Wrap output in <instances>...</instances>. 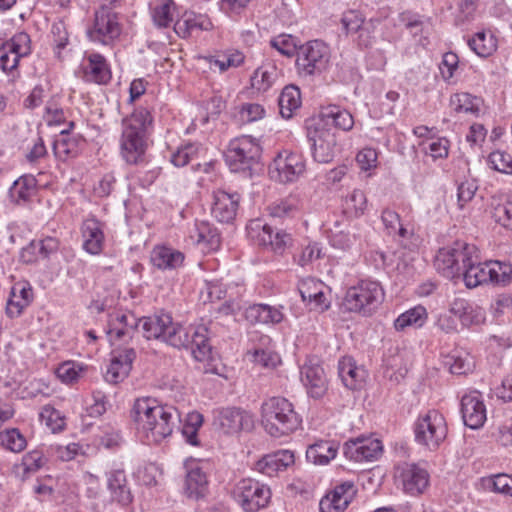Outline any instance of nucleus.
Wrapping results in <instances>:
<instances>
[{"label": "nucleus", "mask_w": 512, "mask_h": 512, "mask_svg": "<svg viewBox=\"0 0 512 512\" xmlns=\"http://www.w3.org/2000/svg\"><path fill=\"white\" fill-rule=\"evenodd\" d=\"M135 358L136 352L133 348L113 349L104 375L105 380L112 384L122 382L129 375Z\"/></svg>", "instance_id": "nucleus-21"}, {"label": "nucleus", "mask_w": 512, "mask_h": 512, "mask_svg": "<svg viewBox=\"0 0 512 512\" xmlns=\"http://www.w3.org/2000/svg\"><path fill=\"white\" fill-rule=\"evenodd\" d=\"M97 438L101 446L110 450L117 449L123 443L121 431L117 427L109 424L101 427Z\"/></svg>", "instance_id": "nucleus-60"}, {"label": "nucleus", "mask_w": 512, "mask_h": 512, "mask_svg": "<svg viewBox=\"0 0 512 512\" xmlns=\"http://www.w3.org/2000/svg\"><path fill=\"white\" fill-rule=\"evenodd\" d=\"M300 379L312 398H321L328 389V380L324 369L318 364L309 360L300 369Z\"/></svg>", "instance_id": "nucleus-25"}, {"label": "nucleus", "mask_w": 512, "mask_h": 512, "mask_svg": "<svg viewBox=\"0 0 512 512\" xmlns=\"http://www.w3.org/2000/svg\"><path fill=\"white\" fill-rule=\"evenodd\" d=\"M139 329V319L130 312L116 311L109 316L107 336L111 345L127 343Z\"/></svg>", "instance_id": "nucleus-15"}, {"label": "nucleus", "mask_w": 512, "mask_h": 512, "mask_svg": "<svg viewBox=\"0 0 512 512\" xmlns=\"http://www.w3.org/2000/svg\"><path fill=\"white\" fill-rule=\"evenodd\" d=\"M338 373L343 384L351 390L360 388L366 378V370L358 366L351 357L339 360Z\"/></svg>", "instance_id": "nucleus-37"}, {"label": "nucleus", "mask_w": 512, "mask_h": 512, "mask_svg": "<svg viewBox=\"0 0 512 512\" xmlns=\"http://www.w3.org/2000/svg\"><path fill=\"white\" fill-rule=\"evenodd\" d=\"M450 106L456 113L477 114L480 111V100L469 93H456L450 98Z\"/></svg>", "instance_id": "nucleus-54"}, {"label": "nucleus", "mask_w": 512, "mask_h": 512, "mask_svg": "<svg viewBox=\"0 0 512 512\" xmlns=\"http://www.w3.org/2000/svg\"><path fill=\"white\" fill-rule=\"evenodd\" d=\"M489 264L480 262L479 251L475 246V260L466 261L464 265L463 279L468 288H475L489 282Z\"/></svg>", "instance_id": "nucleus-36"}, {"label": "nucleus", "mask_w": 512, "mask_h": 512, "mask_svg": "<svg viewBox=\"0 0 512 512\" xmlns=\"http://www.w3.org/2000/svg\"><path fill=\"white\" fill-rule=\"evenodd\" d=\"M208 489L206 472L199 463L193 462L187 466L184 491L187 497L199 499L205 495Z\"/></svg>", "instance_id": "nucleus-33"}, {"label": "nucleus", "mask_w": 512, "mask_h": 512, "mask_svg": "<svg viewBox=\"0 0 512 512\" xmlns=\"http://www.w3.org/2000/svg\"><path fill=\"white\" fill-rule=\"evenodd\" d=\"M279 72L272 63L263 64L258 67L251 76V86L258 92L268 91L277 81Z\"/></svg>", "instance_id": "nucleus-44"}, {"label": "nucleus", "mask_w": 512, "mask_h": 512, "mask_svg": "<svg viewBox=\"0 0 512 512\" xmlns=\"http://www.w3.org/2000/svg\"><path fill=\"white\" fill-rule=\"evenodd\" d=\"M152 123L151 112L145 107L134 109L122 119L119 146L120 155L127 164L138 165L144 162Z\"/></svg>", "instance_id": "nucleus-2"}, {"label": "nucleus", "mask_w": 512, "mask_h": 512, "mask_svg": "<svg viewBox=\"0 0 512 512\" xmlns=\"http://www.w3.org/2000/svg\"><path fill=\"white\" fill-rule=\"evenodd\" d=\"M306 165L302 154L283 150L277 154L269 165L271 179L280 183L296 181L305 171Z\"/></svg>", "instance_id": "nucleus-13"}, {"label": "nucleus", "mask_w": 512, "mask_h": 512, "mask_svg": "<svg viewBox=\"0 0 512 512\" xmlns=\"http://www.w3.org/2000/svg\"><path fill=\"white\" fill-rule=\"evenodd\" d=\"M39 420L52 433L61 432L66 426L65 417L62 413L49 404L41 408Z\"/></svg>", "instance_id": "nucleus-55"}, {"label": "nucleus", "mask_w": 512, "mask_h": 512, "mask_svg": "<svg viewBox=\"0 0 512 512\" xmlns=\"http://www.w3.org/2000/svg\"><path fill=\"white\" fill-rule=\"evenodd\" d=\"M169 345L190 349L195 360L200 362L210 359L211 356L208 329L205 325L184 326L176 323L173 334L169 337Z\"/></svg>", "instance_id": "nucleus-5"}, {"label": "nucleus", "mask_w": 512, "mask_h": 512, "mask_svg": "<svg viewBox=\"0 0 512 512\" xmlns=\"http://www.w3.org/2000/svg\"><path fill=\"white\" fill-rule=\"evenodd\" d=\"M294 454L290 450H279L271 454L263 456L255 463V470L273 477L278 472L287 469L294 463Z\"/></svg>", "instance_id": "nucleus-31"}, {"label": "nucleus", "mask_w": 512, "mask_h": 512, "mask_svg": "<svg viewBox=\"0 0 512 512\" xmlns=\"http://www.w3.org/2000/svg\"><path fill=\"white\" fill-rule=\"evenodd\" d=\"M280 114L285 119H290L301 107V93L294 85L286 86L278 99Z\"/></svg>", "instance_id": "nucleus-46"}, {"label": "nucleus", "mask_w": 512, "mask_h": 512, "mask_svg": "<svg viewBox=\"0 0 512 512\" xmlns=\"http://www.w3.org/2000/svg\"><path fill=\"white\" fill-rule=\"evenodd\" d=\"M81 232L83 249L91 255L100 254L105 243L104 224L96 218H87L82 224Z\"/></svg>", "instance_id": "nucleus-29"}, {"label": "nucleus", "mask_w": 512, "mask_h": 512, "mask_svg": "<svg viewBox=\"0 0 512 512\" xmlns=\"http://www.w3.org/2000/svg\"><path fill=\"white\" fill-rule=\"evenodd\" d=\"M343 212L350 217H359L367 208V198L362 190L354 189L343 200Z\"/></svg>", "instance_id": "nucleus-53"}, {"label": "nucleus", "mask_w": 512, "mask_h": 512, "mask_svg": "<svg viewBox=\"0 0 512 512\" xmlns=\"http://www.w3.org/2000/svg\"><path fill=\"white\" fill-rule=\"evenodd\" d=\"M121 32L122 26L117 13L106 4H101L86 33L89 41L103 46H112L119 39Z\"/></svg>", "instance_id": "nucleus-10"}, {"label": "nucleus", "mask_w": 512, "mask_h": 512, "mask_svg": "<svg viewBox=\"0 0 512 512\" xmlns=\"http://www.w3.org/2000/svg\"><path fill=\"white\" fill-rule=\"evenodd\" d=\"M323 255L322 246L318 242H309L303 246L300 253L294 256V260L298 265L305 267Z\"/></svg>", "instance_id": "nucleus-62"}, {"label": "nucleus", "mask_w": 512, "mask_h": 512, "mask_svg": "<svg viewBox=\"0 0 512 512\" xmlns=\"http://www.w3.org/2000/svg\"><path fill=\"white\" fill-rule=\"evenodd\" d=\"M330 62V49L320 40H313L300 46L296 65L300 74L313 76L322 73Z\"/></svg>", "instance_id": "nucleus-11"}, {"label": "nucleus", "mask_w": 512, "mask_h": 512, "mask_svg": "<svg viewBox=\"0 0 512 512\" xmlns=\"http://www.w3.org/2000/svg\"><path fill=\"white\" fill-rule=\"evenodd\" d=\"M246 318L252 322L278 324L283 320L280 308L268 304H253L246 309Z\"/></svg>", "instance_id": "nucleus-42"}, {"label": "nucleus", "mask_w": 512, "mask_h": 512, "mask_svg": "<svg viewBox=\"0 0 512 512\" xmlns=\"http://www.w3.org/2000/svg\"><path fill=\"white\" fill-rule=\"evenodd\" d=\"M339 445L334 441L318 440L309 445L306 450V458L315 465H327L335 459Z\"/></svg>", "instance_id": "nucleus-38"}, {"label": "nucleus", "mask_w": 512, "mask_h": 512, "mask_svg": "<svg viewBox=\"0 0 512 512\" xmlns=\"http://www.w3.org/2000/svg\"><path fill=\"white\" fill-rule=\"evenodd\" d=\"M45 463L42 452L34 450L23 456L21 464L17 467V473L22 479L37 472Z\"/></svg>", "instance_id": "nucleus-58"}, {"label": "nucleus", "mask_w": 512, "mask_h": 512, "mask_svg": "<svg viewBox=\"0 0 512 512\" xmlns=\"http://www.w3.org/2000/svg\"><path fill=\"white\" fill-rule=\"evenodd\" d=\"M176 323L169 314L161 313L139 319V327L146 339H161L169 344Z\"/></svg>", "instance_id": "nucleus-24"}, {"label": "nucleus", "mask_w": 512, "mask_h": 512, "mask_svg": "<svg viewBox=\"0 0 512 512\" xmlns=\"http://www.w3.org/2000/svg\"><path fill=\"white\" fill-rule=\"evenodd\" d=\"M261 147L251 136L233 139L225 152V161L232 172H251L259 165Z\"/></svg>", "instance_id": "nucleus-6"}, {"label": "nucleus", "mask_w": 512, "mask_h": 512, "mask_svg": "<svg viewBox=\"0 0 512 512\" xmlns=\"http://www.w3.org/2000/svg\"><path fill=\"white\" fill-rule=\"evenodd\" d=\"M188 238L191 244L197 246L204 253L214 252L221 245L218 230L206 221H196L189 231Z\"/></svg>", "instance_id": "nucleus-28"}, {"label": "nucleus", "mask_w": 512, "mask_h": 512, "mask_svg": "<svg viewBox=\"0 0 512 512\" xmlns=\"http://www.w3.org/2000/svg\"><path fill=\"white\" fill-rule=\"evenodd\" d=\"M136 435L147 445L159 444L174 429L178 413L175 408L162 405L152 397L137 398L131 409Z\"/></svg>", "instance_id": "nucleus-1"}, {"label": "nucleus", "mask_w": 512, "mask_h": 512, "mask_svg": "<svg viewBox=\"0 0 512 512\" xmlns=\"http://www.w3.org/2000/svg\"><path fill=\"white\" fill-rule=\"evenodd\" d=\"M254 421L252 416L238 408H222L214 412V425L226 434H234L241 430H250Z\"/></svg>", "instance_id": "nucleus-19"}, {"label": "nucleus", "mask_w": 512, "mask_h": 512, "mask_svg": "<svg viewBox=\"0 0 512 512\" xmlns=\"http://www.w3.org/2000/svg\"><path fill=\"white\" fill-rule=\"evenodd\" d=\"M213 28V22L207 15L195 12H185L174 24L176 33L183 38L193 33L211 31Z\"/></svg>", "instance_id": "nucleus-32"}, {"label": "nucleus", "mask_w": 512, "mask_h": 512, "mask_svg": "<svg viewBox=\"0 0 512 512\" xmlns=\"http://www.w3.org/2000/svg\"><path fill=\"white\" fill-rule=\"evenodd\" d=\"M81 70L86 82L95 84H107L111 79V69L105 57L97 52H86Z\"/></svg>", "instance_id": "nucleus-23"}, {"label": "nucleus", "mask_w": 512, "mask_h": 512, "mask_svg": "<svg viewBox=\"0 0 512 512\" xmlns=\"http://www.w3.org/2000/svg\"><path fill=\"white\" fill-rule=\"evenodd\" d=\"M399 479L406 494L418 496L427 489L430 477L426 469L407 463L400 468Z\"/></svg>", "instance_id": "nucleus-26"}, {"label": "nucleus", "mask_w": 512, "mask_h": 512, "mask_svg": "<svg viewBox=\"0 0 512 512\" xmlns=\"http://www.w3.org/2000/svg\"><path fill=\"white\" fill-rule=\"evenodd\" d=\"M314 120H322L325 123V127L332 123L335 128L345 132L352 130L355 124L351 112L338 105L323 107L318 118Z\"/></svg>", "instance_id": "nucleus-34"}, {"label": "nucleus", "mask_w": 512, "mask_h": 512, "mask_svg": "<svg viewBox=\"0 0 512 512\" xmlns=\"http://www.w3.org/2000/svg\"><path fill=\"white\" fill-rule=\"evenodd\" d=\"M489 282L494 285L505 286L512 280V265L502 261H488Z\"/></svg>", "instance_id": "nucleus-57"}, {"label": "nucleus", "mask_w": 512, "mask_h": 512, "mask_svg": "<svg viewBox=\"0 0 512 512\" xmlns=\"http://www.w3.org/2000/svg\"><path fill=\"white\" fill-rule=\"evenodd\" d=\"M414 434L418 444L429 450L437 449L447 436L444 416L434 409L420 414L414 423Z\"/></svg>", "instance_id": "nucleus-9"}, {"label": "nucleus", "mask_w": 512, "mask_h": 512, "mask_svg": "<svg viewBox=\"0 0 512 512\" xmlns=\"http://www.w3.org/2000/svg\"><path fill=\"white\" fill-rule=\"evenodd\" d=\"M247 355L253 363L265 368H274L280 363L278 354L268 349H254Z\"/></svg>", "instance_id": "nucleus-63"}, {"label": "nucleus", "mask_w": 512, "mask_h": 512, "mask_svg": "<svg viewBox=\"0 0 512 512\" xmlns=\"http://www.w3.org/2000/svg\"><path fill=\"white\" fill-rule=\"evenodd\" d=\"M33 300V290L27 282L15 283L6 304V315L13 319L19 317Z\"/></svg>", "instance_id": "nucleus-30"}, {"label": "nucleus", "mask_w": 512, "mask_h": 512, "mask_svg": "<svg viewBox=\"0 0 512 512\" xmlns=\"http://www.w3.org/2000/svg\"><path fill=\"white\" fill-rule=\"evenodd\" d=\"M9 193L15 203H26L36 193V179L31 175L19 177L14 181Z\"/></svg>", "instance_id": "nucleus-49"}, {"label": "nucleus", "mask_w": 512, "mask_h": 512, "mask_svg": "<svg viewBox=\"0 0 512 512\" xmlns=\"http://www.w3.org/2000/svg\"><path fill=\"white\" fill-rule=\"evenodd\" d=\"M360 242L356 226H348L345 230L331 233L330 244L333 248L349 251Z\"/></svg>", "instance_id": "nucleus-52"}, {"label": "nucleus", "mask_w": 512, "mask_h": 512, "mask_svg": "<svg viewBox=\"0 0 512 512\" xmlns=\"http://www.w3.org/2000/svg\"><path fill=\"white\" fill-rule=\"evenodd\" d=\"M85 371L86 366L82 363L68 361L59 365L56 370V375L62 383L72 385L84 376Z\"/></svg>", "instance_id": "nucleus-56"}, {"label": "nucleus", "mask_w": 512, "mask_h": 512, "mask_svg": "<svg viewBox=\"0 0 512 512\" xmlns=\"http://www.w3.org/2000/svg\"><path fill=\"white\" fill-rule=\"evenodd\" d=\"M475 260V245L456 241L440 249L435 257V268L447 279L463 275L466 261Z\"/></svg>", "instance_id": "nucleus-7"}, {"label": "nucleus", "mask_w": 512, "mask_h": 512, "mask_svg": "<svg viewBox=\"0 0 512 512\" xmlns=\"http://www.w3.org/2000/svg\"><path fill=\"white\" fill-rule=\"evenodd\" d=\"M384 289L378 281L364 279L349 287L343 304L349 312L369 316L382 304Z\"/></svg>", "instance_id": "nucleus-4"}, {"label": "nucleus", "mask_w": 512, "mask_h": 512, "mask_svg": "<svg viewBox=\"0 0 512 512\" xmlns=\"http://www.w3.org/2000/svg\"><path fill=\"white\" fill-rule=\"evenodd\" d=\"M31 53V40L27 33L19 32L0 47V65L4 71L16 70L22 57Z\"/></svg>", "instance_id": "nucleus-16"}, {"label": "nucleus", "mask_w": 512, "mask_h": 512, "mask_svg": "<svg viewBox=\"0 0 512 512\" xmlns=\"http://www.w3.org/2000/svg\"><path fill=\"white\" fill-rule=\"evenodd\" d=\"M470 49L479 57L492 55L497 49V39L491 31H480L467 41Z\"/></svg>", "instance_id": "nucleus-45"}, {"label": "nucleus", "mask_w": 512, "mask_h": 512, "mask_svg": "<svg viewBox=\"0 0 512 512\" xmlns=\"http://www.w3.org/2000/svg\"><path fill=\"white\" fill-rule=\"evenodd\" d=\"M43 119L48 126L60 125L66 121V111L55 99H51L46 103Z\"/></svg>", "instance_id": "nucleus-64"}, {"label": "nucleus", "mask_w": 512, "mask_h": 512, "mask_svg": "<svg viewBox=\"0 0 512 512\" xmlns=\"http://www.w3.org/2000/svg\"><path fill=\"white\" fill-rule=\"evenodd\" d=\"M0 445L6 450L19 453L26 448L27 442L24 435L18 429L13 428L0 433Z\"/></svg>", "instance_id": "nucleus-59"}, {"label": "nucleus", "mask_w": 512, "mask_h": 512, "mask_svg": "<svg viewBox=\"0 0 512 512\" xmlns=\"http://www.w3.org/2000/svg\"><path fill=\"white\" fill-rule=\"evenodd\" d=\"M247 233L256 244L270 248L276 253H282L292 241L290 234L282 230H274L260 219L249 222Z\"/></svg>", "instance_id": "nucleus-14"}, {"label": "nucleus", "mask_w": 512, "mask_h": 512, "mask_svg": "<svg viewBox=\"0 0 512 512\" xmlns=\"http://www.w3.org/2000/svg\"><path fill=\"white\" fill-rule=\"evenodd\" d=\"M68 128L63 129L53 142V152L56 158L66 160L78 154L79 146L83 142L80 136L70 135L69 131L74 127V122H68Z\"/></svg>", "instance_id": "nucleus-35"}, {"label": "nucleus", "mask_w": 512, "mask_h": 512, "mask_svg": "<svg viewBox=\"0 0 512 512\" xmlns=\"http://www.w3.org/2000/svg\"><path fill=\"white\" fill-rule=\"evenodd\" d=\"M233 496L245 512H257L266 507L271 498V491L259 481L246 478L235 485Z\"/></svg>", "instance_id": "nucleus-12"}, {"label": "nucleus", "mask_w": 512, "mask_h": 512, "mask_svg": "<svg viewBox=\"0 0 512 512\" xmlns=\"http://www.w3.org/2000/svg\"><path fill=\"white\" fill-rule=\"evenodd\" d=\"M261 416L265 431L275 438L291 434L301 424L292 403L283 397H272L263 402Z\"/></svg>", "instance_id": "nucleus-3"}, {"label": "nucleus", "mask_w": 512, "mask_h": 512, "mask_svg": "<svg viewBox=\"0 0 512 512\" xmlns=\"http://www.w3.org/2000/svg\"><path fill=\"white\" fill-rule=\"evenodd\" d=\"M490 207L492 218L501 226L512 230V193L494 196Z\"/></svg>", "instance_id": "nucleus-41"}, {"label": "nucleus", "mask_w": 512, "mask_h": 512, "mask_svg": "<svg viewBox=\"0 0 512 512\" xmlns=\"http://www.w3.org/2000/svg\"><path fill=\"white\" fill-rule=\"evenodd\" d=\"M341 25L346 34L358 33L357 41L360 46H370V40L363 39L364 32L368 31V25H364V21L357 11L345 12L341 18Z\"/></svg>", "instance_id": "nucleus-48"}, {"label": "nucleus", "mask_w": 512, "mask_h": 512, "mask_svg": "<svg viewBox=\"0 0 512 512\" xmlns=\"http://www.w3.org/2000/svg\"><path fill=\"white\" fill-rule=\"evenodd\" d=\"M313 159L318 163H329L340 152L337 135L325 127L322 120H310L306 126Z\"/></svg>", "instance_id": "nucleus-8"}, {"label": "nucleus", "mask_w": 512, "mask_h": 512, "mask_svg": "<svg viewBox=\"0 0 512 512\" xmlns=\"http://www.w3.org/2000/svg\"><path fill=\"white\" fill-rule=\"evenodd\" d=\"M204 148L199 143H185L171 153L170 161L175 167H184L190 161L199 157Z\"/></svg>", "instance_id": "nucleus-51"}, {"label": "nucleus", "mask_w": 512, "mask_h": 512, "mask_svg": "<svg viewBox=\"0 0 512 512\" xmlns=\"http://www.w3.org/2000/svg\"><path fill=\"white\" fill-rule=\"evenodd\" d=\"M461 415L464 424L471 429H479L484 425L487 410L481 393L472 391L462 397Z\"/></svg>", "instance_id": "nucleus-20"}, {"label": "nucleus", "mask_w": 512, "mask_h": 512, "mask_svg": "<svg viewBox=\"0 0 512 512\" xmlns=\"http://www.w3.org/2000/svg\"><path fill=\"white\" fill-rule=\"evenodd\" d=\"M355 495L356 488L353 482H343L321 499L319 503L320 512H343Z\"/></svg>", "instance_id": "nucleus-27"}, {"label": "nucleus", "mask_w": 512, "mask_h": 512, "mask_svg": "<svg viewBox=\"0 0 512 512\" xmlns=\"http://www.w3.org/2000/svg\"><path fill=\"white\" fill-rule=\"evenodd\" d=\"M449 312L456 317L462 329H475L486 321L485 309L461 297L449 302Z\"/></svg>", "instance_id": "nucleus-17"}, {"label": "nucleus", "mask_w": 512, "mask_h": 512, "mask_svg": "<svg viewBox=\"0 0 512 512\" xmlns=\"http://www.w3.org/2000/svg\"><path fill=\"white\" fill-rule=\"evenodd\" d=\"M428 320V312L422 305L414 306L400 314L394 321V328L397 331H404L407 328H421Z\"/></svg>", "instance_id": "nucleus-43"}, {"label": "nucleus", "mask_w": 512, "mask_h": 512, "mask_svg": "<svg viewBox=\"0 0 512 512\" xmlns=\"http://www.w3.org/2000/svg\"><path fill=\"white\" fill-rule=\"evenodd\" d=\"M179 12L173 0H156L153 7V20L159 27H169L176 22Z\"/></svg>", "instance_id": "nucleus-50"}, {"label": "nucleus", "mask_w": 512, "mask_h": 512, "mask_svg": "<svg viewBox=\"0 0 512 512\" xmlns=\"http://www.w3.org/2000/svg\"><path fill=\"white\" fill-rule=\"evenodd\" d=\"M299 211V200L294 196L287 197L278 203L269 207V213L272 217L284 218L293 216Z\"/></svg>", "instance_id": "nucleus-61"}, {"label": "nucleus", "mask_w": 512, "mask_h": 512, "mask_svg": "<svg viewBox=\"0 0 512 512\" xmlns=\"http://www.w3.org/2000/svg\"><path fill=\"white\" fill-rule=\"evenodd\" d=\"M443 363L450 372L457 375L466 374L473 368V361L468 352L463 349H454L443 355Z\"/></svg>", "instance_id": "nucleus-47"}, {"label": "nucleus", "mask_w": 512, "mask_h": 512, "mask_svg": "<svg viewBox=\"0 0 512 512\" xmlns=\"http://www.w3.org/2000/svg\"><path fill=\"white\" fill-rule=\"evenodd\" d=\"M383 452L382 442L373 437H359L344 444V456L354 462H370L377 460Z\"/></svg>", "instance_id": "nucleus-18"}, {"label": "nucleus", "mask_w": 512, "mask_h": 512, "mask_svg": "<svg viewBox=\"0 0 512 512\" xmlns=\"http://www.w3.org/2000/svg\"><path fill=\"white\" fill-rule=\"evenodd\" d=\"M107 483L111 496L116 502L124 506L132 502V494L123 470L111 471L108 474Z\"/></svg>", "instance_id": "nucleus-40"}, {"label": "nucleus", "mask_w": 512, "mask_h": 512, "mask_svg": "<svg viewBox=\"0 0 512 512\" xmlns=\"http://www.w3.org/2000/svg\"><path fill=\"white\" fill-rule=\"evenodd\" d=\"M240 195L234 191L217 189L213 192L211 213L222 223L232 222L239 208Z\"/></svg>", "instance_id": "nucleus-22"}, {"label": "nucleus", "mask_w": 512, "mask_h": 512, "mask_svg": "<svg viewBox=\"0 0 512 512\" xmlns=\"http://www.w3.org/2000/svg\"><path fill=\"white\" fill-rule=\"evenodd\" d=\"M152 264L161 270L176 269L184 262V254L165 245L156 246L151 252Z\"/></svg>", "instance_id": "nucleus-39"}]
</instances>
